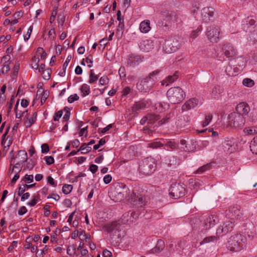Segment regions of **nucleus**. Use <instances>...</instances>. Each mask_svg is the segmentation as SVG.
Masks as SVG:
<instances>
[{"label": "nucleus", "mask_w": 257, "mask_h": 257, "mask_svg": "<svg viewBox=\"0 0 257 257\" xmlns=\"http://www.w3.org/2000/svg\"><path fill=\"white\" fill-rule=\"evenodd\" d=\"M154 80L150 76H147L137 83V87L140 91L146 92L152 88Z\"/></svg>", "instance_id": "9d476101"}, {"label": "nucleus", "mask_w": 257, "mask_h": 257, "mask_svg": "<svg viewBox=\"0 0 257 257\" xmlns=\"http://www.w3.org/2000/svg\"><path fill=\"white\" fill-rule=\"evenodd\" d=\"M37 112L33 111L30 112V114L28 115L24 120L25 126L27 128L30 127L36 121Z\"/></svg>", "instance_id": "aec40b11"}, {"label": "nucleus", "mask_w": 257, "mask_h": 257, "mask_svg": "<svg viewBox=\"0 0 257 257\" xmlns=\"http://www.w3.org/2000/svg\"><path fill=\"white\" fill-rule=\"evenodd\" d=\"M122 222L124 224H130L133 222V220L132 219L131 216L129 217V214L128 212L123 214L121 217Z\"/></svg>", "instance_id": "a19ab883"}, {"label": "nucleus", "mask_w": 257, "mask_h": 257, "mask_svg": "<svg viewBox=\"0 0 257 257\" xmlns=\"http://www.w3.org/2000/svg\"><path fill=\"white\" fill-rule=\"evenodd\" d=\"M212 115L210 113H207L205 114V120L202 123V127H205L208 125L212 119Z\"/></svg>", "instance_id": "e433bc0d"}, {"label": "nucleus", "mask_w": 257, "mask_h": 257, "mask_svg": "<svg viewBox=\"0 0 257 257\" xmlns=\"http://www.w3.org/2000/svg\"><path fill=\"white\" fill-rule=\"evenodd\" d=\"M244 133L248 135H252L257 133L255 127H246L243 130Z\"/></svg>", "instance_id": "de8ad7c7"}, {"label": "nucleus", "mask_w": 257, "mask_h": 257, "mask_svg": "<svg viewBox=\"0 0 257 257\" xmlns=\"http://www.w3.org/2000/svg\"><path fill=\"white\" fill-rule=\"evenodd\" d=\"M250 151L253 154H257V138H254L250 144Z\"/></svg>", "instance_id": "4c0bfd02"}, {"label": "nucleus", "mask_w": 257, "mask_h": 257, "mask_svg": "<svg viewBox=\"0 0 257 257\" xmlns=\"http://www.w3.org/2000/svg\"><path fill=\"white\" fill-rule=\"evenodd\" d=\"M179 72L176 71L172 75L167 76L165 79L161 81L162 85L168 86L175 81L179 77Z\"/></svg>", "instance_id": "b1692460"}, {"label": "nucleus", "mask_w": 257, "mask_h": 257, "mask_svg": "<svg viewBox=\"0 0 257 257\" xmlns=\"http://www.w3.org/2000/svg\"><path fill=\"white\" fill-rule=\"evenodd\" d=\"M247 244V238L241 234H235L230 236L227 243V247L230 251H238Z\"/></svg>", "instance_id": "f03ea898"}, {"label": "nucleus", "mask_w": 257, "mask_h": 257, "mask_svg": "<svg viewBox=\"0 0 257 257\" xmlns=\"http://www.w3.org/2000/svg\"><path fill=\"white\" fill-rule=\"evenodd\" d=\"M12 143V138L8 137L6 139H3L2 140V144L4 148L9 147Z\"/></svg>", "instance_id": "09e8293b"}, {"label": "nucleus", "mask_w": 257, "mask_h": 257, "mask_svg": "<svg viewBox=\"0 0 257 257\" xmlns=\"http://www.w3.org/2000/svg\"><path fill=\"white\" fill-rule=\"evenodd\" d=\"M51 70L49 69H46L42 72H40L42 75L43 78L45 80H49L50 78Z\"/></svg>", "instance_id": "5fc2aeb1"}, {"label": "nucleus", "mask_w": 257, "mask_h": 257, "mask_svg": "<svg viewBox=\"0 0 257 257\" xmlns=\"http://www.w3.org/2000/svg\"><path fill=\"white\" fill-rule=\"evenodd\" d=\"M235 142L232 138H226L222 143V147L227 154H231L235 151Z\"/></svg>", "instance_id": "ddd939ff"}, {"label": "nucleus", "mask_w": 257, "mask_h": 257, "mask_svg": "<svg viewBox=\"0 0 257 257\" xmlns=\"http://www.w3.org/2000/svg\"><path fill=\"white\" fill-rule=\"evenodd\" d=\"M73 186L71 185L65 184L62 187V192L65 194H69L72 191Z\"/></svg>", "instance_id": "864d4df0"}, {"label": "nucleus", "mask_w": 257, "mask_h": 257, "mask_svg": "<svg viewBox=\"0 0 257 257\" xmlns=\"http://www.w3.org/2000/svg\"><path fill=\"white\" fill-rule=\"evenodd\" d=\"M202 102L196 98H190L187 100L182 106V110L184 111H188L199 104H201Z\"/></svg>", "instance_id": "dca6fc26"}, {"label": "nucleus", "mask_w": 257, "mask_h": 257, "mask_svg": "<svg viewBox=\"0 0 257 257\" xmlns=\"http://www.w3.org/2000/svg\"><path fill=\"white\" fill-rule=\"evenodd\" d=\"M10 56L7 55L4 56L2 59L1 63L2 66L1 70L3 74H7L10 70Z\"/></svg>", "instance_id": "412c9836"}, {"label": "nucleus", "mask_w": 257, "mask_h": 257, "mask_svg": "<svg viewBox=\"0 0 257 257\" xmlns=\"http://www.w3.org/2000/svg\"><path fill=\"white\" fill-rule=\"evenodd\" d=\"M98 78V75H95L94 70L93 69H91L90 71L89 79L88 80V83L90 84L93 83L97 80Z\"/></svg>", "instance_id": "ea45409f"}, {"label": "nucleus", "mask_w": 257, "mask_h": 257, "mask_svg": "<svg viewBox=\"0 0 257 257\" xmlns=\"http://www.w3.org/2000/svg\"><path fill=\"white\" fill-rule=\"evenodd\" d=\"M202 31V27L199 26L196 30L193 31L190 34V37L192 39H195L199 35L200 33Z\"/></svg>", "instance_id": "603ef678"}, {"label": "nucleus", "mask_w": 257, "mask_h": 257, "mask_svg": "<svg viewBox=\"0 0 257 257\" xmlns=\"http://www.w3.org/2000/svg\"><path fill=\"white\" fill-rule=\"evenodd\" d=\"M115 189V192L118 195L117 201L122 200L124 198H128V199H131L132 201L139 206L145 205V193L140 187H135L131 195H130L128 188L124 184L117 186Z\"/></svg>", "instance_id": "f257e3e1"}, {"label": "nucleus", "mask_w": 257, "mask_h": 257, "mask_svg": "<svg viewBox=\"0 0 257 257\" xmlns=\"http://www.w3.org/2000/svg\"><path fill=\"white\" fill-rule=\"evenodd\" d=\"M22 164L23 163L17 160V163L15 164L13 169L12 170L10 169V172L13 173L14 170L16 169L15 172L20 173L23 167Z\"/></svg>", "instance_id": "c03bdc74"}, {"label": "nucleus", "mask_w": 257, "mask_h": 257, "mask_svg": "<svg viewBox=\"0 0 257 257\" xmlns=\"http://www.w3.org/2000/svg\"><path fill=\"white\" fill-rule=\"evenodd\" d=\"M180 46V43L177 39L171 38L166 41L164 50L167 53H171L176 51Z\"/></svg>", "instance_id": "f8f14e48"}, {"label": "nucleus", "mask_w": 257, "mask_h": 257, "mask_svg": "<svg viewBox=\"0 0 257 257\" xmlns=\"http://www.w3.org/2000/svg\"><path fill=\"white\" fill-rule=\"evenodd\" d=\"M33 26H31L29 27V28L28 30L27 33L25 36H24V40L25 41H27L30 38L31 34L32 33V32L33 31Z\"/></svg>", "instance_id": "69168bd1"}, {"label": "nucleus", "mask_w": 257, "mask_h": 257, "mask_svg": "<svg viewBox=\"0 0 257 257\" xmlns=\"http://www.w3.org/2000/svg\"><path fill=\"white\" fill-rule=\"evenodd\" d=\"M229 125L231 127H241L245 123L244 116L236 113H231L227 117Z\"/></svg>", "instance_id": "0eeeda50"}, {"label": "nucleus", "mask_w": 257, "mask_h": 257, "mask_svg": "<svg viewBox=\"0 0 257 257\" xmlns=\"http://www.w3.org/2000/svg\"><path fill=\"white\" fill-rule=\"evenodd\" d=\"M146 118L147 119V124L149 127L147 126L144 127V130L145 133L146 134H148L149 135H152L153 131L151 130L149 127H151V125L159 119V117L158 115H156L154 114H148L146 115Z\"/></svg>", "instance_id": "f3484780"}, {"label": "nucleus", "mask_w": 257, "mask_h": 257, "mask_svg": "<svg viewBox=\"0 0 257 257\" xmlns=\"http://www.w3.org/2000/svg\"><path fill=\"white\" fill-rule=\"evenodd\" d=\"M222 92V89H221L219 87L215 86L213 88L210 94L212 98H218L221 96Z\"/></svg>", "instance_id": "c756f323"}, {"label": "nucleus", "mask_w": 257, "mask_h": 257, "mask_svg": "<svg viewBox=\"0 0 257 257\" xmlns=\"http://www.w3.org/2000/svg\"><path fill=\"white\" fill-rule=\"evenodd\" d=\"M140 30L143 33L149 32L151 30L150 21L146 20L142 22L140 25Z\"/></svg>", "instance_id": "cd10ccee"}, {"label": "nucleus", "mask_w": 257, "mask_h": 257, "mask_svg": "<svg viewBox=\"0 0 257 257\" xmlns=\"http://www.w3.org/2000/svg\"><path fill=\"white\" fill-rule=\"evenodd\" d=\"M218 222V217L216 215L211 214L205 217L203 222V229L205 230L209 229Z\"/></svg>", "instance_id": "4468645a"}, {"label": "nucleus", "mask_w": 257, "mask_h": 257, "mask_svg": "<svg viewBox=\"0 0 257 257\" xmlns=\"http://www.w3.org/2000/svg\"><path fill=\"white\" fill-rule=\"evenodd\" d=\"M234 226V221L228 218L224 221L222 225H219L217 230L216 234L217 235H221L227 234L231 231Z\"/></svg>", "instance_id": "6e6552de"}, {"label": "nucleus", "mask_w": 257, "mask_h": 257, "mask_svg": "<svg viewBox=\"0 0 257 257\" xmlns=\"http://www.w3.org/2000/svg\"><path fill=\"white\" fill-rule=\"evenodd\" d=\"M242 84L248 87H251L254 85V82L250 78H246L242 81Z\"/></svg>", "instance_id": "37998d69"}, {"label": "nucleus", "mask_w": 257, "mask_h": 257, "mask_svg": "<svg viewBox=\"0 0 257 257\" xmlns=\"http://www.w3.org/2000/svg\"><path fill=\"white\" fill-rule=\"evenodd\" d=\"M197 142L195 140H191L188 141L186 146L183 149L186 152H193L195 151L197 148Z\"/></svg>", "instance_id": "bb28decb"}, {"label": "nucleus", "mask_w": 257, "mask_h": 257, "mask_svg": "<svg viewBox=\"0 0 257 257\" xmlns=\"http://www.w3.org/2000/svg\"><path fill=\"white\" fill-rule=\"evenodd\" d=\"M187 124V122L185 120V117L183 116L179 117L178 119L176 121V125L177 127L181 128L185 126Z\"/></svg>", "instance_id": "c9c22d12"}, {"label": "nucleus", "mask_w": 257, "mask_h": 257, "mask_svg": "<svg viewBox=\"0 0 257 257\" xmlns=\"http://www.w3.org/2000/svg\"><path fill=\"white\" fill-rule=\"evenodd\" d=\"M109 79L106 76L101 77L99 79V83L101 85H105L108 84Z\"/></svg>", "instance_id": "e2e57ef3"}, {"label": "nucleus", "mask_w": 257, "mask_h": 257, "mask_svg": "<svg viewBox=\"0 0 257 257\" xmlns=\"http://www.w3.org/2000/svg\"><path fill=\"white\" fill-rule=\"evenodd\" d=\"M156 164L154 159L151 157H148L145 159L143 163L140 165V170L144 174L150 175L155 170Z\"/></svg>", "instance_id": "39448f33"}, {"label": "nucleus", "mask_w": 257, "mask_h": 257, "mask_svg": "<svg viewBox=\"0 0 257 257\" xmlns=\"http://www.w3.org/2000/svg\"><path fill=\"white\" fill-rule=\"evenodd\" d=\"M79 150L82 151V154H86L91 151V147L88 145L84 144L80 147Z\"/></svg>", "instance_id": "3c124183"}, {"label": "nucleus", "mask_w": 257, "mask_h": 257, "mask_svg": "<svg viewBox=\"0 0 257 257\" xmlns=\"http://www.w3.org/2000/svg\"><path fill=\"white\" fill-rule=\"evenodd\" d=\"M185 93L180 87H173L167 92V96L169 102L172 104H178L185 97Z\"/></svg>", "instance_id": "7ed1b4c3"}, {"label": "nucleus", "mask_w": 257, "mask_h": 257, "mask_svg": "<svg viewBox=\"0 0 257 257\" xmlns=\"http://www.w3.org/2000/svg\"><path fill=\"white\" fill-rule=\"evenodd\" d=\"M6 90V86L3 85L0 90V103H3L6 100L5 93Z\"/></svg>", "instance_id": "a18cd8bd"}, {"label": "nucleus", "mask_w": 257, "mask_h": 257, "mask_svg": "<svg viewBox=\"0 0 257 257\" xmlns=\"http://www.w3.org/2000/svg\"><path fill=\"white\" fill-rule=\"evenodd\" d=\"M107 44V40L106 38L101 39L99 42V46L98 48L100 50H103L105 48V46Z\"/></svg>", "instance_id": "680f3d73"}, {"label": "nucleus", "mask_w": 257, "mask_h": 257, "mask_svg": "<svg viewBox=\"0 0 257 257\" xmlns=\"http://www.w3.org/2000/svg\"><path fill=\"white\" fill-rule=\"evenodd\" d=\"M80 90L82 93V96L83 97L86 96L88 95L90 92V86L87 84H83L80 88Z\"/></svg>", "instance_id": "f704fd0d"}, {"label": "nucleus", "mask_w": 257, "mask_h": 257, "mask_svg": "<svg viewBox=\"0 0 257 257\" xmlns=\"http://www.w3.org/2000/svg\"><path fill=\"white\" fill-rule=\"evenodd\" d=\"M165 244L163 241L158 240L156 246L152 249L153 253H159L164 248Z\"/></svg>", "instance_id": "2f4dec72"}, {"label": "nucleus", "mask_w": 257, "mask_h": 257, "mask_svg": "<svg viewBox=\"0 0 257 257\" xmlns=\"http://www.w3.org/2000/svg\"><path fill=\"white\" fill-rule=\"evenodd\" d=\"M116 16H117V20L118 21H119L118 27H120L121 28H122L123 27V26H124V25H123V20L121 17V12H120V11H118L117 12Z\"/></svg>", "instance_id": "052dcab7"}, {"label": "nucleus", "mask_w": 257, "mask_h": 257, "mask_svg": "<svg viewBox=\"0 0 257 257\" xmlns=\"http://www.w3.org/2000/svg\"><path fill=\"white\" fill-rule=\"evenodd\" d=\"M105 143V141L103 139H101L99 141V142L97 144L93 146V149L95 150H97L100 146L103 145Z\"/></svg>", "instance_id": "774afa93"}, {"label": "nucleus", "mask_w": 257, "mask_h": 257, "mask_svg": "<svg viewBox=\"0 0 257 257\" xmlns=\"http://www.w3.org/2000/svg\"><path fill=\"white\" fill-rule=\"evenodd\" d=\"M44 159L48 165H51L54 163V159L53 157L51 156H46L44 158Z\"/></svg>", "instance_id": "338daca9"}, {"label": "nucleus", "mask_w": 257, "mask_h": 257, "mask_svg": "<svg viewBox=\"0 0 257 257\" xmlns=\"http://www.w3.org/2000/svg\"><path fill=\"white\" fill-rule=\"evenodd\" d=\"M255 25V21L254 19L252 18H248L245 20V24H243V29L244 31H251L254 28Z\"/></svg>", "instance_id": "a878e982"}, {"label": "nucleus", "mask_w": 257, "mask_h": 257, "mask_svg": "<svg viewBox=\"0 0 257 257\" xmlns=\"http://www.w3.org/2000/svg\"><path fill=\"white\" fill-rule=\"evenodd\" d=\"M156 109L159 112H162L168 108L169 105L167 103L159 102L156 104Z\"/></svg>", "instance_id": "72a5a7b5"}, {"label": "nucleus", "mask_w": 257, "mask_h": 257, "mask_svg": "<svg viewBox=\"0 0 257 257\" xmlns=\"http://www.w3.org/2000/svg\"><path fill=\"white\" fill-rule=\"evenodd\" d=\"M79 98V97L77 95V94H72V95H70L68 98V101L69 103H73L74 101L78 100Z\"/></svg>", "instance_id": "0e129e2a"}, {"label": "nucleus", "mask_w": 257, "mask_h": 257, "mask_svg": "<svg viewBox=\"0 0 257 257\" xmlns=\"http://www.w3.org/2000/svg\"><path fill=\"white\" fill-rule=\"evenodd\" d=\"M220 47V56L224 60L236 56L237 54V50L232 44L230 43H225L219 45Z\"/></svg>", "instance_id": "20e7f679"}, {"label": "nucleus", "mask_w": 257, "mask_h": 257, "mask_svg": "<svg viewBox=\"0 0 257 257\" xmlns=\"http://www.w3.org/2000/svg\"><path fill=\"white\" fill-rule=\"evenodd\" d=\"M117 224L116 222H111L105 224L103 228L105 231L110 232L114 230H115L117 227Z\"/></svg>", "instance_id": "473e14b6"}, {"label": "nucleus", "mask_w": 257, "mask_h": 257, "mask_svg": "<svg viewBox=\"0 0 257 257\" xmlns=\"http://www.w3.org/2000/svg\"><path fill=\"white\" fill-rule=\"evenodd\" d=\"M150 104L149 100L141 99L135 103L132 108V111L134 112H138L141 110H143Z\"/></svg>", "instance_id": "2eb2a0df"}, {"label": "nucleus", "mask_w": 257, "mask_h": 257, "mask_svg": "<svg viewBox=\"0 0 257 257\" xmlns=\"http://www.w3.org/2000/svg\"><path fill=\"white\" fill-rule=\"evenodd\" d=\"M39 58L38 57H34L32 59V68L35 70H37L39 68Z\"/></svg>", "instance_id": "49530a36"}, {"label": "nucleus", "mask_w": 257, "mask_h": 257, "mask_svg": "<svg viewBox=\"0 0 257 257\" xmlns=\"http://www.w3.org/2000/svg\"><path fill=\"white\" fill-rule=\"evenodd\" d=\"M236 111H237L236 113L244 116L248 114L250 111V107L247 103L240 102L236 105Z\"/></svg>", "instance_id": "a211bd4d"}, {"label": "nucleus", "mask_w": 257, "mask_h": 257, "mask_svg": "<svg viewBox=\"0 0 257 257\" xmlns=\"http://www.w3.org/2000/svg\"><path fill=\"white\" fill-rule=\"evenodd\" d=\"M209 169V166L208 165H205L201 166L199 168H198L195 173L196 174H202L205 171L208 170Z\"/></svg>", "instance_id": "13d9d810"}, {"label": "nucleus", "mask_w": 257, "mask_h": 257, "mask_svg": "<svg viewBox=\"0 0 257 257\" xmlns=\"http://www.w3.org/2000/svg\"><path fill=\"white\" fill-rule=\"evenodd\" d=\"M164 146L163 143L161 142H153L148 144V147L152 149L160 148Z\"/></svg>", "instance_id": "79ce46f5"}, {"label": "nucleus", "mask_w": 257, "mask_h": 257, "mask_svg": "<svg viewBox=\"0 0 257 257\" xmlns=\"http://www.w3.org/2000/svg\"><path fill=\"white\" fill-rule=\"evenodd\" d=\"M27 159L28 156L27 152L24 150H20L18 152L16 158L15 159H13L11 162L15 163L16 160H17L20 162L23 163L27 160Z\"/></svg>", "instance_id": "393cba45"}, {"label": "nucleus", "mask_w": 257, "mask_h": 257, "mask_svg": "<svg viewBox=\"0 0 257 257\" xmlns=\"http://www.w3.org/2000/svg\"><path fill=\"white\" fill-rule=\"evenodd\" d=\"M33 179L34 177L33 175L26 174L23 179V181L27 184H29L33 181Z\"/></svg>", "instance_id": "4d7b16f0"}, {"label": "nucleus", "mask_w": 257, "mask_h": 257, "mask_svg": "<svg viewBox=\"0 0 257 257\" xmlns=\"http://www.w3.org/2000/svg\"><path fill=\"white\" fill-rule=\"evenodd\" d=\"M221 32L217 26H211L207 29L206 35L207 39L212 43H217L221 38Z\"/></svg>", "instance_id": "423d86ee"}, {"label": "nucleus", "mask_w": 257, "mask_h": 257, "mask_svg": "<svg viewBox=\"0 0 257 257\" xmlns=\"http://www.w3.org/2000/svg\"><path fill=\"white\" fill-rule=\"evenodd\" d=\"M226 217L233 221L241 218L242 213L240 207L237 205L230 206L225 211Z\"/></svg>", "instance_id": "1a4fd4ad"}, {"label": "nucleus", "mask_w": 257, "mask_h": 257, "mask_svg": "<svg viewBox=\"0 0 257 257\" xmlns=\"http://www.w3.org/2000/svg\"><path fill=\"white\" fill-rule=\"evenodd\" d=\"M214 14V10L213 8H204L201 10V16L203 20L208 22L213 17Z\"/></svg>", "instance_id": "6ab92c4d"}, {"label": "nucleus", "mask_w": 257, "mask_h": 257, "mask_svg": "<svg viewBox=\"0 0 257 257\" xmlns=\"http://www.w3.org/2000/svg\"><path fill=\"white\" fill-rule=\"evenodd\" d=\"M169 194L172 198H179L185 195V189L179 184H173L169 189Z\"/></svg>", "instance_id": "9b49d317"}, {"label": "nucleus", "mask_w": 257, "mask_h": 257, "mask_svg": "<svg viewBox=\"0 0 257 257\" xmlns=\"http://www.w3.org/2000/svg\"><path fill=\"white\" fill-rule=\"evenodd\" d=\"M18 105H19V103H18V102H17L15 106V108H14V110H15V113H16V117L17 118H19V119H22V112L23 111L22 110H19L18 109Z\"/></svg>", "instance_id": "6e6d98bb"}, {"label": "nucleus", "mask_w": 257, "mask_h": 257, "mask_svg": "<svg viewBox=\"0 0 257 257\" xmlns=\"http://www.w3.org/2000/svg\"><path fill=\"white\" fill-rule=\"evenodd\" d=\"M140 49L144 52H149L153 48L152 42L149 40H145L140 42L139 44Z\"/></svg>", "instance_id": "5701e85b"}, {"label": "nucleus", "mask_w": 257, "mask_h": 257, "mask_svg": "<svg viewBox=\"0 0 257 257\" xmlns=\"http://www.w3.org/2000/svg\"><path fill=\"white\" fill-rule=\"evenodd\" d=\"M40 94H41V96L40 97L41 98V104L42 105L45 102V101L48 96V92H47L46 91H42Z\"/></svg>", "instance_id": "bf43d9fd"}, {"label": "nucleus", "mask_w": 257, "mask_h": 257, "mask_svg": "<svg viewBox=\"0 0 257 257\" xmlns=\"http://www.w3.org/2000/svg\"><path fill=\"white\" fill-rule=\"evenodd\" d=\"M164 145L167 147L168 150L173 151L177 149L178 147V144L174 141H165L163 140Z\"/></svg>", "instance_id": "c85d7f7f"}, {"label": "nucleus", "mask_w": 257, "mask_h": 257, "mask_svg": "<svg viewBox=\"0 0 257 257\" xmlns=\"http://www.w3.org/2000/svg\"><path fill=\"white\" fill-rule=\"evenodd\" d=\"M36 53L38 56H40L41 59H45L47 56L46 52L41 47H39L37 49Z\"/></svg>", "instance_id": "8fccbe9b"}, {"label": "nucleus", "mask_w": 257, "mask_h": 257, "mask_svg": "<svg viewBox=\"0 0 257 257\" xmlns=\"http://www.w3.org/2000/svg\"><path fill=\"white\" fill-rule=\"evenodd\" d=\"M219 235L216 234V236H210L205 237L202 241L200 242V245L208 243L209 242H216L219 238Z\"/></svg>", "instance_id": "7c9ffc66"}, {"label": "nucleus", "mask_w": 257, "mask_h": 257, "mask_svg": "<svg viewBox=\"0 0 257 257\" xmlns=\"http://www.w3.org/2000/svg\"><path fill=\"white\" fill-rule=\"evenodd\" d=\"M143 60V57L137 54H131L127 60V65L131 67H134L139 64Z\"/></svg>", "instance_id": "4be33fe9"}, {"label": "nucleus", "mask_w": 257, "mask_h": 257, "mask_svg": "<svg viewBox=\"0 0 257 257\" xmlns=\"http://www.w3.org/2000/svg\"><path fill=\"white\" fill-rule=\"evenodd\" d=\"M39 200L40 195L39 194L36 195H33L32 197L31 201L28 202L27 205L30 206H34L38 202Z\"/></svg>", "instance_id": "58836bf2"}]
</instances>
